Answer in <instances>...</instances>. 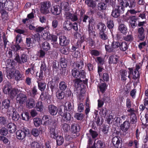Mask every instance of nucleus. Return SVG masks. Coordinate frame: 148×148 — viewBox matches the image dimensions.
Here are the masks:
<instances>
[{
  "label": "nucleus",
  "instance_id": "f3484780",
  "mask_svg": "<svg viewBox=\"0 0 148 148\" xmlns=\"http://www.w3.org/2000/svg\"><path fill=\"white\" fill-rule=\"evenodd\" d=\"M119 60V57L116 55H112L109 57V63L110 64H116Z\"/></svg>",
  "mask_w": 148,
  "mask_h": 148
},
{
  "label": "nucleus",
  "instance_id": "a211bd4d",
  "mask_svg": "<svg viewBox=\"0 0 148 148\" xmlns=\"http://www.w3.org/2000/svg\"><path fill=\"white\" fill-rule=\"evenodd\" d=\"M54 127H52L50 129L49 132L51 137L53 138H56V134L55 132V128L57 126V123L55 122L53 123Z\"/></svg>",
  "mask_w": 148,
  "mask_h": 148
},
{
  "label": "nucleus",
  "instance_id": "423d86ee",
  "mask_svg": "<svg viewBox=\"0 0 148 148\" xmlns=\"http://www.w3.org/2000/svg\"><path fill=\"white\" fill-rule=\"evenodd\" d=\"M120 9L123 11L122 7L118 5L114 6L112 12V16L114 18L118 17L120 15Z\"/></svg>",
  "mask_w": 148,
  "mask_h": 148
},
{
  "label": "nucleus",
  "instance_id": "dca6fc26",
  "mask_svg": "<svg viewBox=\"0 0 148 148\" xmlns=\"http://www.w3.org/2000/svg\"><path fill=\"white\" fill-rule=\"evenodd\" d=\"M27 99L25 95L23 93H21L17 95L16 100L18 102H24Z\"/></svg>",
  "mask_w": 148,
  "mask_h": 148
},
{
  "label": "nucleus",
  "instance_id": "49530a36",
  "mask_svg": "<svg viewBox=\"0 0 148 148\" xmlns=\"http://www.w3.org/2000/svg\"><path fill=\"white\" fill-rule=\"evenodd\" d=\"M56 97L59 99H62L64 97V93L62 91L56 93Z\"/></svg>",
  "mask_w": 148,
  "mask_h": 148
},
{
  "label": "nucleus",
  "instance_id": "4c0bfd02",
  "mask_svg": "<svg viewBox=\"0 0 148 148\" xmlns=\"http://www.w3.org/2000/svg\"><path fill=\"white\" fill-rule=\"evenodd\" d=\"M34 124L36 127H38L42 123L41 119L39 118H35L34 119Z\"/></svg>",
  "mask_w": 148,
  "mask_h": 148
},
{
  "label": "nucleus",
  "instance_id": "20e7f679",
  "mask_svg": "<svg viewBox=\"0 0 148 148\" xmlns=\"http://www.w3.org/2000/svg\"><path fill=\"white\" fill-rule=\"evenodd\" d=\"M50 12L55 15H59L61 12V10L60 6L58 5H52L50 7Z\"/></svg>",
  "mask_w": 148,
  "mask_h": 148
},
{
  "label": "nucleus",
  "instance_id": "5701e85b",
  "mask_svg": "<svg viewBox=\"0 0 148 148\" xmlns=\"http://www.w3.org/2000/svg\"><path fill=\"white\" fill-rule=\"evenodd\" d=\"M108 85L105 83H103L99 84L98 87L100 91L102 93H103L107 89Z\"/></svg>",
  "mask_w": 148,
  "mask_h": 148
},
{
  "label": "nucleus",
  "instance_id": "412c9836",
  "mask_svg": "<svg viewBox=\"0 0 148 148\" xmlns=\"http://www.w3.org/2000/svg\"><path fill=\"white\" fill-rule=\"evenodd\" d=\"M15 111V109L13 107L11 108V109L10 111L9 110L7 111V112H11L10 113V114H11L12 115L13 119L15 120L18 119V115H16Z\"/></svg>",
  "mask_w": 148,
  "mask_h": 148
},
{
  "label": "nucleus",
  "instance_id": "e433bc0d",
  "mask_svg": "<svg viewBox=\"0 0 148 148\" xmlns=\"http://www.w3.org/2000/svg\"><path fill=\"white\" fill-rule=\"evenodd\" d=\"M42 49L45 51H47L50 49L49 44L47 42H45L42 43Z\"/></svg>",
  "mask_w": 148,
  "mask_h": 148
},
{
  "label": "nucleus",
  "instance_id": "338daca9",
  "mask_svg": "<svg viewBox=\"0 0 148 148\" xmlns=\"http://www.w3.org/2000/svg\"><path fill=\"white\" fill-rule=\"evenodd\" d=\"M102 78L104 81L107 82L109 79V76L107 73H104L102 76Z\"/></svg>",
  "mask_w": 148,
  "mask_h": 148
},
{
  "label": "nucleus",
  "instance_id": "37998d69",
  "mask_svg": "<svg viewBox=\"0 0 148 148\" xmlns=\"http://www.w3.org/2000/svg\"><path fill=\"white\" fill-rule=\"evenodd\" d=\"M7 123V118L3 116L0 117V126L5 125Z\"/></svg>",
  "mask_w": 148,
  "mask_h": 148
},
{
  "label": "nucleus",
  "instance_id": "4468645a",
  "mask_svg": "<svg viewBox=\"0 0 148 148\" xmlns=\"http://www.w3.org/2000/svg\"><path fill=\"white\" fill-rule=\"evenodd\" d=\"M49 112L52 115H56L57 112V107L53 105H51L48 107Z\"/></svg>",
  "mask_w": 148,
  "mask_h": 148
},
{
  "label": "nucleus",
  "instance_id": "c9c22d12",
  "mask_svg": "<svg viewBox=\"0 0 148 148\" xmlns=\"http://www.w3.org/2000/svg\"><path fill=\"white\" fill-rule=\"evenodd\" d=\"M62 129L65 132H67L70 129V126L66 123H62L61 125Z\"/></svg>",
  "mask_w": 148,
  "mask_h": 148
},
{
  "label": "nucleus",
  "instance_id": "c756f323",
  "mask_svg": "<svg viewBox=\"0 0 148 148\" xmlns=\"http://www.w3.org/2000/svg\"><path fill=\"white\" fill-rule=\"evenodd\" d=\"M44 32V33L41 35L42 37L45 40H49L50 39H51V35H50V34L49 32V30L45 31Z\"/></svg>",
  "mask_w": 148,
  "mask_h": 148
},
{
  "label": "nucleus",
  "instance_id": "5fc2aeb1",
  "mask_svg": "<svg viewBox=\"0 0 148 148\" xmlns=\"http://www.w3.org/2000/svg\"><path fill=\"white\" fill-rule=\"evenodd\" d=\"M22 41L21 36L20 34H18L16 37V42L17 44H18Z\"/></svg>",
  "mask_w": 148,
  "mask_h": 148
},
{
  "label": "nucleus",
  "instance_id": "9d476101",
  "mask_svg": "<svg viewBox=\"0 0 148 148\" xmlns=\"http://www.w3.org/2000/svg\"><path fill=\"white\" fill-rule=\"evenodd\" d=\"M60 44L62 46H65L68 44L69 41L64 36H61L59 38Z\"/></svg>",
  "mask_w": 148,
  "mask_h": 148
},
{
  "label": "nucleus",
  "instance_id": "a19ab883",
  "mask_svg": "<svg viewBox=\"0 0 148 148\" xmlns=\"http://www.w3.org/2000/svg\"><path fill=\"white\" fill-rule=\"evenodd\" d=\"M106 7V5L104 3L101 2L98 4V8L99 10H105Z\"/></svg>",
  "mask_w": 148,
  "mask_h": 148
},
{
  "label": "nucleus",
  "instance_id": "a18cd8bd",
  "mask_svg": "<svg viewBox=\"0 0 148 148\" xmlns=\"http://www.w3.org/2000/svg\"><path fill=\"white\" fill-rule=\"evenodd\" d=\"M63 116L64 120L66 122L70 120L71 116L69 112L64 113Z\"/></svg>",
  "mask_w": 148,
  "mask_h": 148
},
{
  "label": "nucleus",
  "instance_id": "9b49d317",
  "mask_svg": "<svg viewBox=\"0 0 148 148\" xmlns=\"http://www.w3.org/2000/svg\"><path fill=\"white\" fill-rule=\"evenodd\" d=\"M49 25L48 23H47L46 25L43 27L39 26L35 29V31L38 33H40L42 31H45L49 30Z\"/></svg>",
  "mask_w": 148,
  "mask_h": 148
},
{
  "label": "nucleus",
  "instance_id": "69168bd1",
  "mask_svg": "<svg viewBox=\"0 0 148 148\" xmlns=\"http://www.w3.org/2000/svg\"><path fill=\"white\" fill-rule=\"evenodd\" d=\"M84 110V106L82 103H79L78 104V111L79 112H82Z\"/></svg>",
  "mask_w": 148,
  "mask_h": 148
},
{
  "label": "nucleus",
  "instance_id": "ea45409f",
  "mask_svg": "<svg viewBox=\"0 0 148 148\" xmlns=\"http://www.w3.org/2000/svg\"><path fill=\"white\" fill-rule=\"evenodd\" d=\"M60 65L62 68H66L67 66L66 61L64 58H61L60 60Z\"/></svg>",
  "mask_w": 148,
  "mask_h": 148
},
{
  "label": "nucleus",
  "instance_id": "cd10ccee",
  "mask_svg": "<svg viewBox=\"0 0 148 148\" xmlns=\"http://www.w3.org/2000/svg\"><path fill=\"white\" fill-rule=\"evenodd\" d=\"M112 48L113 49H110V51H114L115 52L117 48L119 47L120 43L118 41H113L112 43Z\"/></svg>",
  "mask_w": 148,
  "mask_h": 148
},
{
  "label": "nucleus",
  "instance_id": "7ed1b4c3",
  "mask_svg": "<svg viewBox=\"0 0 148 148\" xmlns=\"http://www.w3.org/2000/svg\"><path fill=\"white\" fill-rule=\"evenodd\" d=\"M71 72L72 75L75 78L80 79L82 78L83 79H85V74L84 71L83 70L79 71L74 68L72 70Z\"/></svg>",
  "mask_w": 148,
  "mask_h": 148
},
{
  "label": "nucleus",
  "instance_id": "7c9ffc66",
  "mask_svg": "<svg viewBox=\"0 0 148 148\" xmlns=\"http://www.w3.org/2000/svg\"><path fill=\"white\" fill-rule=\"evenodd\" d=\"M119 48L121 50L123 51H125L128 48V46L127 43L126 42H120Z\"/></svg>",
  "mask_w": 148,
  "mask_h": 148
},
{
  "label": "nucleus",
  "instance_id": "bb28decb",
  "mask_svg": "<svg viewBox=\"0 0 148 148\" xmlns=\"http://www.w3.org/2000/svg\"><path fill=\"white\" fill-rule=\"evenodd\" d=\"M7 127L10 129L9 132L10 133H12L14 132L16 130V127L14 124L12 123H9L7 125Z\"/></svg>",
  "mask_w": 148,
  "mask_h": 148
},
{
  "label": "nucleus",
  "instance_id": "864d4df0",
  "mask_svg": "<svg viewBox=\"0 0 148 148\" xmlns=\"http://www.w3.org/2000/svg\"><path fill=\"white\" fill-rule=\"evenodd\" d=\"M73 104H72L71 102H66L65 104V107L66 109L68 108L69 111L71 110L73 107Z\"/></svg>",
  "mask_w": 148,
  "mask_h": 148
},
{
  "label": "nucleus",
  "instance_id": "4d7b16f0",
  "mask_svg": "<svg viewBox=\"0 0 148 148\" xmlns=\"http://www.w3.org/2000/svg\"><path fill=\"white\" fill-rule=\"evenodd\" d=\"M32 134L34 136L36 137L38 136L39 134V132L38 129L36 128L33 129L32 131Z\"/></svg>",
  "mask_w": 148,
  "mask_h": 148
},
{
  "label": "nucleus",
  "instance_id": "393cba45",
  "mask_svg": "<svg viewBox=\"0 0 148 148\" xmlns=\"http://www.w3.org/2000/svg\"><path fill=\"white\" fill-rule=\"evenodd\" d=\"M85 2L89 7L94 8L96 5V2L93 0H86Z\"/></svg>",
  "mask_w": 148,
  "mask_h": 148
},
{
  "label": "nucleus",
  "instance_id": "aec40b11",
  "mask_svg": "<svg viewBox=\"0 0 148 148\" xmlns=\"http://www.w3.org/2000/svg\"><path fill=\"white\" fill-rule=\"evenodd\" d=\"M75 85L76 87H78L79 86H80L82 83L83 82L84 84H86L87 83L88 79H85L84 80H82L78 79H76L75 80Z\"/></svg>",
  "mask_w": 148,
  "mask_h": 148
},
{
  "label": "nucleus",
  "instance_id": "0eeeda50",
  "mask_svg": "<svg viewBox=\"0 0 148 148\" xmlns=\"http://www.w3.org/2000/svg\"><path fill=\"white\" fill-rule=\"evenodd\" d=\"M112 143L116 148H125L122 147L121 139L117 137H114L112 139Z\"/></svg>",
  "mask_w": 148,
  "mask_h": 148
},
{
  "label": "nucleus",
  "instance_id": "f03ea898",
  "mask_svg": "<svg viewBox=\"0 0 148 148\" xmlns=\"http://www.w3.org/2000/svg\"><path fill=\"white\" fill-rule=\"evenodd\" d=\"M29 129L24 127L22 130H19L16 132L17 138L18 139L22 140L25 137L26 134H29Z\"/></svg>",
  "mask_w": 148,
  "mask_h": 148
},
{
  "label": "nucleus",
  "instance_id": "13d9d810",
  "mask_svg": "<svg viewBox=\"0 0 148 148\" xmlns=\"http://www.w3.org/2000/svg\"><path fill=\"white\" fill-rule=\"evenodd\" d=\"M69 48L67 47H63L60 49V52L62 53L67 54L69 53Z\"/></svg>",
  "mask_w": 148,
  "mask_h": 148
},
{
  "label": "nucleus",
  "instance_id": "a878e982",
  "mask_svg": "<svg viewBox=\"0 0 148 148\" xmlns=\"http://www.w3.org/2000/svg\"><path fill=\"white\" fill-rule=\"evenodd\" d=\"M119 29L121 33L123 34H125L127 32V27L124 24H121L119 26Z\"/></svg>",
  "mask_w": 148,
  "mask_h": 148
},
{
  "label": "nucleus",
  "instance_id": "774afa93",
  "mask_svg": "<svg viewBox=\"0 0 148 148\" xmlns=\"http://www.w3.org/2000/svg\"><path fill=\"white\" fill-rule=\"evenodd\" d=\"M76 66L79 69H82L84 66V63L83 61L81 60L76 64Z\"/></svg>",
  "mask_w": 148,
  "mask_h": 148
},
{
  "label": "nucleus",
  "instance_id": "8fccbe9b",
  "mask_svg": "<svg viewBox=\"0 0 148 148\" xmlns=\"http://www.w3.org/2000/svg\"><path fill=\"white\" fill-rule=\"evenodd\" d=\"M36 107L38 111H41L43 110V106L42 102H37L36 105Z\"/></svg>",
  "mask_w": 148,
  "mask_h": 148
},
{
  "label": "nucleus",
  "instance_id": "2f4dec72",
  "mask_svg": "<svg viewBox=\"0 0 148 148\" xmlns=\"http://www.w3.org/2000/svg\"><path fill=\"white\" fill-rule=\"evenodd\" d=\"M97 28L100 31V32H103L105 30L106 26L104 24L100 23L98 24Z\"/></svg>",
  "mask_w": 148,
  "mask_h": 148
},
{
  "label": "nucleus",
  "instance_id": "09e8293b",
  "mask_svg": "<svg viewBox=\"0 0 148 148\" xmlns=\"http://www.w3.org/2000/svg\"><path fill=\"white\" fill-rule=\"evenodd\" d=\"M74 116L78 120H82L84 117V115L82 113H76Z\"/></svg>",
  "mask_w": 148,
  "mask_h": 148
},
{
  "label": "nucleus",
  "instance_id": "bf43d9fd",
  "mask_svg": "<svg viewBox=\"0 0 148 148\" xmlns=\"http://www.w3.org/2000/svg\"><path fill=\"white\" fill-rule=\"evenodd\" d=\"M18 90L17 89H12L9 94L12 97H14L18 93Z\"/></svg>",
  "mask_w": 148,
  "mask_h": 148
},
{
  "label": "nucleus",
  "instance_id": "ddd939ff",
  "mask_svg": "<svg viewBox=\"0 0 148 148\" xmlns=\"http://www.w3.org/2000/svg\"><path fill=\"white\" fill-rule=\"evenodd\" d=\"M12 89L10 83L7 82L3 88V91L5 94H9Z\"/></svg>",
  "mask_w": 148,
  "mask_h": 148
},
{
  "label": "nucleus",
  "instance_id": "680f3d73",
  "mask_svg": "<svg viewBox=\"0 0 148 148\" xmlns=\"http://www.w3.org/2000/svg\"><path fill=\"white\" fill-rule=\"evenodd\" d=\"M100 36V38L103 40H108V41H109L108 39V38L107 35H106L104 32H100L99 34Z\"/></svg>",
  "mask_w": 148,
  "mask_h": 148
},
{
  "label": "nucleus",
  "instance_id": "39448f33",
  "mask_svg": "<svg viewBox=\"0 0 148 148\" xmlns=\"http://www.w3.org/2000/svg\"><path fill=\"white\" fill-rule=\"evenodd\" d=\"M14 60L18 63L22 64L26 62L28 60L27 56L25 54H23L20 57L18 55H17Z\"/></svg>",
  "mask_w": 148,
  "mask_h": 148
},
{
  "label": "nucleus",
  "instance_id": "f8f14e48",
  "mask_svg": "<svg viewBox=\"0 0 148 148\" xmlns=\"http://www.w3.org/2000/svg\"><path fill=\"white\" fill-rule=\"evenodd\" d=\"M130 127V124L128 121H126L121 125V130L123 132H126Z\"/></svg>",
  "mask_w": 148,
  "mask_h": 148
},
{
  "label": "nucleus",
  "instance_id": "052dcab7",
  "mask_svg": "<svg viewBox=\"0 0 148 148\" xmlns=\"http://www.w3.org/2000/svg\"><path fill=\"white\" fill-rule=\"evenodd\" d=\"M124 40L127 41H131L133 40V38L132 35H128L124 38Z\"/></svg>",
  "mask_w": 148,
  "mask_h": 148
},
{
  "label": "nucleus",
  "instance_id": "f704fd0d",
  "mask_svg": "<svg viewBox=\"0 0 148 148\" xmlns=\"http://www.w3.org/2000/svg\"><path fill=\"white\" fill-rule=\"evenodd\" d=\"M39 89L41 91H43L45 88L46 84L43 82L37 81Z\"/></svg>",
  "mask_w": 148,
  "mask_h": 148
},
{
  "label": "nucleus",
  "instance_id": "c03bdc74",
  "mask_svg": "<svg viewBox=\"0 0 148 148\" xmlns=\"http://www.w3.org/2000/svg\"><path fill=\"white\" fill-rule=\"evenodd\" d=\"M129 0H122L120 3V5L122 7H127L129 5Z\"/></svg>",
  "mask_w": 148,
  "mask_h": 148
},
{
  "label": "nucleus",
  "instance_id": "1a4fd4ad",
  "mask_svg": "<svg viewBox=\"0 0 148 148\" xmlns=\"http://www.w3.org/2000/svg\"><path fill=\"white\" fill-rule=\"evenodd\" d=\"M129 70V75H128V77L130 78V75L132 74L133 75L132 78L134 79H136L139 76L138 71H137L135 70H133L132 68H129L128 69Z\"/></svg>",
  "mask_w": 148,
  "mask_h": 148
},
{
  "label": "nucleus",
  "instance_id": "c85d7f7f",
  "mask_svg": "<svg viewBox=\"0 0 148 148\" xmlns=\"http://www.w3.org/2000/svg\"><path fill=\"white\" fill-rule=\"evenodd\" d=\"M67 84L64 82H61L59 84V88L62 91L65 90L67 88Z\"/></svg>",
  "mask_w": 148,
  "mask_h": 148
},
{
  "label": "nucleus",
  "instance_id": "603ef678",
  "mask_svg": "<svg viewBox=\"0 0 148 148\" xmlns=\"http://www.w3.org/2000/svg\"><path fill=\"white\" fill-rule=\"evenodd\" d=\"M32 38H27L26 40V43L27 47L29 48H31L33 47V42H31Z\"/></svg>",
  "mask_w": 148,
  "mask_h": 148
},
{
  "label": "nucleus",
  "instance_id": "f257e3e1",
  "mask_svg": "<svg viewBox=\"0 0 148 148\" xmlns=\"http://www.w3.org/2000/svg\"><path fill=\"white\" fill-rule=\"evenodd\" d=\"M51 2L49 1H46L40 3V12L44 14L50 13L49 8L51 7Z\"/></svg>",
  "mask_w": 148,
  "mask_h": 148
},
{
  "label": "nucleus",
  "instance_id": "6e6552de",
  "mask_svg": "<svg viewBox=\"0 0 148 148\" xmlns=\"http://www.w3.org/2000/svg\"><path fill=\"white\" fill-rule=\"evenodd\" d=\"M14 76L15 80L17 81L23 80L25 78L23 73L20 72L18 70L15 71L14 73Z\"/></svg>",
  "mask_w": 148,
  "mask_h": 148
},
{
  "label": "nucleus",
  "instance_id": "6ab92c4d",
  "mask_svg": "<svg viewBox=\"0 0 148 148\" xmlns=\"http://www.w3.org/2000/svg\"><path fill=\"white\" fill-rule=\"evenodd\" d=\"M15 63L14 62L13 60H12L10 59H7L5 62L6 69L12 68L14 67Z\"/></svg>",
  "mask_w": 148,
  "mask_h": 148
},
{
  "label": "nucleus",
  "instance_id": "473e14b6",
  "mask_svg": "<svg viewBox=\"0 0 148 148\" xmlns=\"http://www.w3.org/2000/svg\"><path fill=\"white\" fill-rule=\"evenodd\" d=\"M14 70L15 69L14 67L6 69L7 75L9 76L10 77H12L14 75Z\"/></svg>",
  "mask_w": 148,
  "mask_h": 148
},
{
  "label": "nucleus",
  "instance_id": "e2e57ef3",
  "mask_svg": "<svg viewBox=\"0 0 148 148\" xmlns=\"http://www.w3.org/2000/svg\"><path fill=\"white\" fill-rule=\"evenodd\" d=\"M40 35L38 34H35L33 35L32 38V39L33 41V43H34L35 42L37 41L39 39Z\"/></svg>",
  "mask_w": 148,
  "mask_h": 148
},
{
  "label": "nucleus",
  "instance_id": "79ce46f5",
  "mask_svg": "<svg viewBox=\"0 0 148 148\" xmlns=\"http://www.w3.org/2000/svg\"><path fill=\"white\" fill-rule=\"evenodd\" d=\"M56 142L58 145H60L62 144L64 142V139L61 136H57V137Z\"/></svg>",
  "mask_w": 148,
  "mask_h": 148
},
{
  "label": "nucleus",
  "instance_id": "2eb2a0df",
  "mask_svg": "<svg viewBox=\"0 0 148 148\" xmlns=\"http://www.w3.org/2000/svg\"><path fill=\"white\" fill-rule=\"evenodd\" d=\"M80 126L79 124L73 123L71 125V131L73 133H76L79 131Z\"/></svg>",
  "mask_w": 148,
  "mask_h": 148
},
{
  "label": "nucleus",
  "instance_id": "72a5a7b5",
  "mask_svg": "<svg viewBox=\"0 0 148 148\" xmlns=\"http://www.w3.org/2000/svg\"><path fill=\"white\" fill-rule=\"evenodd\" d=\"M130 23L131 25L132 28H134L136 27L135 23L136 21V17L134 16H131L130 17Z\"/></svg>",
  "mask_w": 148,
  "mask_h": 148
},
{
  "label": "nucleus",
  "instance_id": "b1692460",
  "mask_svg": "<svg viewBox=\"0 0 148 148\" xmlns=\"http://www.w3.org/2000/svg\"><path fill=\"white\" fill-rule=\"evenodd\" d=\"M72 23L69 21H66L64 23V28L65 29L70 30L72 28Z\"/></svg>",
  "mask_w": 148,
  "mask_h": 148
},
{
  "label": "nucleus",
  "instance_id": "4be33fe9",
  "mask_svg": "<svg viewBox=\"0 0 148 148\" xmlns=\"http://www.w3.org/2000/svg\"><path fill=\"white\" fill-rule=\"evenodd\" d=\"M61 8L65 11H68L69 10V4L65 1H63L61 3Z\"/></svg>",
  "mask_w": 148,
  "mask_h": 148
},
{
  "label": "nucleus",
  "instance_id": "0e129e2a",
  "mask_svg": "<svg viewBox=\"0 0 148 148\" xmlns=\"http://www.w3.org/2000/svg\"><path fill=\"white\" fill-rule=\"evenodd\" d=\"M107 26L110 29L112 28L114 26L113 21L112 20H109L107 22Z\"/></svg>",
  "mask_w": 148,
  "mask_h": 148
},
{
  "label": "nucleus",
  "instance_id": "de8ad7c7",
  "mask_svg": "<svg viewBox=\"0 0 148 148\" xmlns=\"http://www.w3.org/2000/svg\"><path fill=\"white\" fill-rule=\"evenodd\" d=\"M96 145L97 148H103L105 146L104 143L100 140H99L97 141Z\"/></svg>",
  "mask_w": 148,
  "mask_h": 148
},
{
  "label": "nucleus",
  "instance_id": "6e6d98bb",
  "mask_svg": "<svg viewBox=\"0 0 148 148\" xmlns=\"http://www.w3.org/2000/svg\"><path fill=\"white\" fill-rule=\"evenodd\" d=\"M22 119L24 120H28L29 119V114L27 112L21 114Z\"/></svg>",
  "mask_w": 148,
  "mask_h": 148
},
{
  "label": "nucleus",
  "instance_id": "58836bf2",
  "mask_svg": "<svg viewBox=\"0 0 148 148\" xmlns=\"http://www.w3.org/2000/svg\"><path fill=\"white\" fill-rule=\"evenodd\" d=\"M127 73V72L126 70H123L121 71L120 74L122 80L124 81L126 80Z\"/></svg>",
  "mask_w": 148,
  "mask_h": 148
},
{
  "label": "nucleus",
  "instance_id": "3c124183",
  "mask_svg": "<svg viewBox=\"0 0 148 148\" xmlns=\"http://www.w3.org/2000/svg\"><path fill=\"white\" fill-rule=\"evenodd\" d=\"M89 133L91 136L93 138H96L98 135L97 132L91 129L90 130Z\"/></svg>",
  "mask_w": 148,
  "mask_h": 148
}]
</instances>
